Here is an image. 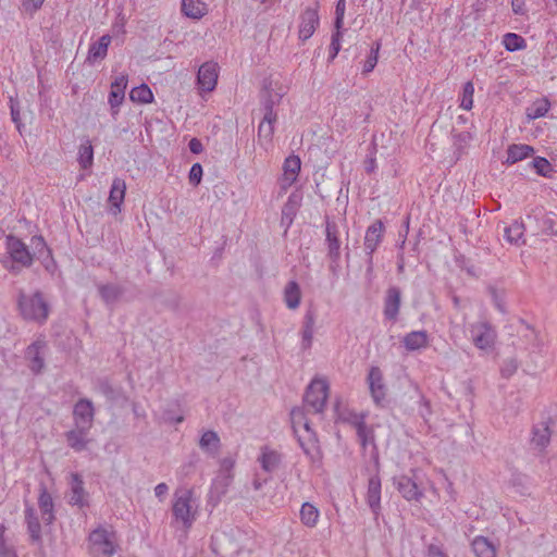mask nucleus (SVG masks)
Wrapping results in <instances>:
<instances>
[{"label": "nucleus", "instance_id": "1", "mask_svg": "<svg viewBox=\"0 0 557 557\" xmlns=\"http://www.w3.org/2000/svg\"><path fill=\"white\" fill-rule=\"evenodd\" d=\"M171 511L172 524H180L181 529L187 534L198 516V505L194 498V491L191 488L176 490L173 495Z\"/></svg>", "mask_w": 557, "mask_h": 557}, {"label": "nucleus", "instance_id": "2", "mask_svg": "<svg viewBox=\"0 0 557 557\" xmlns=\"http://www.w3.org/2000/svg\"><path fill=\"white\" fill-rule=\"evenodd\" d=\"M17 307L22 318L26 321L45 324L50 314V305L40 290L32 295L21 293Z\"/></svg>", "mask_w": 557, "mask_h": 557}, {"label": "nucleus", "instance_id": "3", "mask_svg": "<svg viewBox=\"0 0 557 557\" xmlns=\"http://www.w3.org/2000/svg\"><path fill=\"white\" fill-rule=\"evenodd\" d=\"M5 249L10 264L3 261V267L12 273H18L24 268L33 265V255L26 244L18 237L9 234L5 237Z\"/></svg>", "mask_w": 557, "mask_h": 557}, {"label": "nucleus", "instance_id": "4", "mask_svg": "<svg viewBox=\"0 0 557 557\" xmlns=\"http://www.w3.org/2000/svg\"><path fill=\"white\" fill-rule=\"evenodd\" d=\"M528 235L530 237H550L557 234L554 230L557 223V215L553 212L534 210L527 215Z\"/></svg>", "mask_w": 557, "mask_h": 557}, {"label": "nucleus", "instance_id": "5", "mask_svg": "<svg viewBox=\"0 0 557 557\" xmlns=\"http://www.w3.org/2000/svg\"><path fill=\"white\" fill-rule=\"evenodd\" d=\"M327 396L329 384L326 380L314 379L306 389L304 396V405L306 408H308L309 412L322 413L326 405Z\"/></svg>", "mask_w": 557, "mask_h": 557}, {"label": "nucleus", "instance_id": "6", "mask_svg": "<svg viewBox=\"0 0 557 557\" xmlns=\"http://www.w3.org/2000/svg\"><path fill=\"white\" fill-rule=\"evenodd\" d=\"M473 345L480 350L493 349L497 333L488 321H479L470 325Z\"/></svg>", "mask_w": 557, "mask_h": 557}, {"label": "nucleus", "instance_id": "7", "mask_svg": "<svg viewBox=\"0 0 557 557\" xmlns=\"http://www.w3.org/2000/svg\"><path fill=\"white\" fill-rule=\"evenodd\" d=\"M90 554L94 557H111L115 553L112 534L103 528H98L89 534Z\"/></svg>", "mask_w": 557, "mask_h": 557}, {"label": "nucleus", "instance_id": "8", "mask_svg": "<svg viewBox=\"0 0 557 557\" xmlns=\"http://www.w3.org/2000/svg\"><path fill=\"white\" fill-rule=\"evenodd\" d=\"M394 485L397 491L406 500L419 502L423 497V491L418 485L417 478H410L408 475H399L393 479Z\"/></svg>", "mask_w": 557, "mask_h": 557}, {"label": "nucleus", "instance_id": "9", "mask_svg": "<svg viewBox=\"0 0 557 557\" xmlns=\"http://www.w3.org/2000/svg\"><path fill=\"white\" fill-rule=\"evenodd\" d=\"M318 7L319 5L317 4L315 8H307L299 16L300 23L298 37L301 41L308 40L314 34L320 24Z\"/></svg>", "mask_w": 557, "mask_h": 557}, {"label": "nucleus", "instance_id": "10", "mask_svg": "<svg viewBox=\"0 0 557 557\" xmlns=\"http://www.w3.org/2000/svg\"><path fill=\"white\" fill-rule=\"evenodd\" d=\"M385 227L381 220L374 221L366 231L364 250L368 255L369 269L372 265V255L383 239Z\"/></svg>", "mask_w": 557, "mask_h": 557}, {"label": "nucleus", "instance_id": "11", "mask_svg": "<svg viewBox=\"0 0 557 557\" xmlns=\"http://www.w3.org/2000/svg\"><path fill=\"white\" fill-rule=\"evenodd\" d=\"M95 417L92 401L87 398H81L73 409V419L76 426L91 429Z\"/></svg>", "mask_w": 557, "mask_h": 557}, {"label": "nucleus", "instance_id": "12", "mask_svg": "<svg viewBox=\"0 0 557 557\" xmlns=\"http://www.w3.org/2000/svg\"><path fill=\"white\" fill-rule=\"evenodd\" d=\"M218 63L215 62H206L203 63L197 73V84L198 87L203 91H212L218 82Z\"/></svg>", "mask_w": 557, "mask_h": 557}, {"label": "nucleus", "instance_id": "13", "mask_svg": "<svg viewBox=\"0 0 557 557\" xmlns=\"http://www.w3.org/2000/svg\"><path fill=\"white\" fill-rule=\"evenodd\" d=\"M367 380L374 403L380 405L385 400L387 391L381 369L379 367H371Z\"/></svg>", "mask_w": 557, "mask_h": 557}, {"label": "nucleus", "instance_id": "14", "mask_svg": "<svg viewBox=\"0 0 557 557\" xmlns=\"http://www.w3.org/2000/svg\"><path fill=\"white\" fill-rule=\"evenodd\" d=\"M47 343L44 339H37L32 343L25 351V358L29 361V369L33 373L38 374L45 367L44 352Z\"/></svg>", "mask_w": 557, "mask_h": 557}, {"label": "nucleus", "instance_id": "15", "mask_svg": "<svg viewBox=\"0 0 557 557\" xmlns=\"http://www.w3.org/2000/svg\"><path fill=\"white\" fill-rule=\"evenodd\" d=\"M69 504L84 508L89 505L88 493L84 487V481L78 473L71 474Z\"/></svg>", "mask_w": 557, "mask_h": 557}, {"label": "nucleus", "instance_id": "16", "mask_svg": "<svg viewBox=\"0 0 557 557\" xmlns=\"http://www.w3.org/2000/svg\"><path fill=\"white\" fill-rule=\"evenodd\" d=\"M127 87V76L121 75L117 76L112 83H111V90L109 94V104L111 108V114L115 119V116L119 114L120 106L122 104L124 97H125V89Z\"/></svg>", "mask_w": 557, "mask_h": 557}, {"label": "nucleus", "instance_id": "17", "mask_svg": "<svg viewBox=\"0 0 557 557\" xmlns=\"http://www.w3.org/2000/svg\"><path fill=\"white\" fill-rule=\"evenodd\" d=\"M401 304V292L397 286H391L386 290L384 298V317L386 320L395 322L399 314Z\"/></svg>", "mask_w": 557, "mask_h": 557}, {"label": "nucleus", "instance_id": "18", "mask_svg": "<svg viewBox=\"0 0 557 557\" xmlns=\"http://www.w3.org/2000/svg\"><path fill=\"white\" fill-rule=\"evenodd\" d=\"M38 507L45 524H51L54 519V503L45 483L39 484Z\"/></svg>", "mask_w": 557, "mask_h": 557}, {"label": "nucleus", "instance_id": "19", "mask_svg": "<svg viewBox=\"0 0 557 557\" xmlns=\"http://www.w3.org/2000/svg\"><path fill=\"white\" fill-rule=\"evenodd\" d=\"M257 461L264 472L273 473L280 468L283 455L269 446H262Z\"/></svg>", "mask_w": 557, "mask_h": 557}, {"label": "nucleus", "instance_id": "20", "mask_svg": "<svg viewBox=\"0 0 557 557\" xmlns=\"http://www.w3.org/2000/svg\"><path fill=\"white\" fill-rule=\"evenodd\" d=\"M325 233L329 257L332 262L337 263L341 258V242L336 223L326 221Z\"/></svg>", "mask_w": 557, "mask_h": 557}, {"label": "nucleus", "instance_id": "21", "mask_svg": "<svg viewBox=\"0 0 557 557\" xmlns=\"http://www.w3.org/2000/svg\"><path fill=\"white\" fill-rule=\"evenodd\" d=\"M90 429L83 426H74V429L65 433L67 445L75 451H83L89 443L88 433Z\"/></svg>", "mask_w": 557, "mask_h": 557}, {"label": "nucleus", "instance_id": "22", "mask_svg": "<svg viewBox=\"0 0 557 557\" xmlns=\"http://www.w3.org/2000/svg\"><path fill=\"white\" fill-rule=\"evenodd\" d=\"M367 504L372 512L377 516L381 510V479L377 474L372 475L368 482Z\"/></svg>", "mask_w": 557, "mask_h": 557}, {"label": "nucleus", "instance_id": "23", "mask_svg": "<svg viewBox=\"0 0 557 557\" xmlns=\"http://www.w3.org/2000/svg\"><path fill=\"white\" fill-rule=\"evenodd\" d=\"M25 522L27 525V532L29 534L32 543L41 544V525L36 513V510L33 506L26 505L25 507Z\"/></svg>", "mask_w": 557, "mask_h": 557}, {"label": "nucleus", "instance_id": "24", "mask_svg": "<svg viewBox=\"0 0 557 557\" xmlns=\"http://www.w3.org/2000/svg\"><path fill=\"white\" fill-rule=\"evenodd\" d=\"M524 232L528 233V222L513 221L509 226L505 227L504 235L507 242L515 245L527 244V238L523 237Z\"/></svg>", "mask_w": 557, "mask_h": 557}, {"label": "nucleus", "instance_id": "25", "mask_svg": "<svg viewBox=\"0 0 557 557\" xmlns=\"http://www.w3.org/2000/svg\"><path fill=\"white\" fill-rule=\"evenodd\" d=\"M198 445L202 451L215 457L221 447V440L215 431L208 430L201 434Z\"/></svg>", "mask_w": 557, "mask_h": 557}, {"label": "nucleus", "instance_id": "26", "mask_svg": "<svg viewBox=\"0 0 557 557\" xmlns=\"http://www.w3.org/2000/svg\"><path fill=\"white\" fill-rule=\"evenodd\" d=\"M351 424L356 429L358 441L362 448H366L368 444L374 443L373 430L367 425L363 416H356L351 420Z\"/></svg>", "mask_w": 557, "mask_h": 557}, {"label": "nucleus", "instance_id": "27", "mask_svg": "<svg viewBox=\"0 0 557 557\" xmlns=\"http://www.w3.org/2000/svg\"><path fill=\"white\" fill-rule=\"evenodd\" d=\"M281 100V96L278 94H273L272 90L264 87V89L260 94V102L262 110L264 112L265 120L277 119V114L274 111V106L277 104Z\"/></svg>", "mask_w": 557, "mask_h": 557}, {"label": "nucleus", "instance_id": "28", "mask_svg": "<svg viewBox=\"0 0 557 557\" xmlns=\"http://www.w3.org/2000/svg\"><path fill=\"white\" fill-rule=\"evenodd\" d=\"M110 44H111L110 35L101 36L98 39V41L90 45L88 54H87V61L92 64L99 60L104 59L107 57L108 47Z\"/></svg>", "mask_w": 557, "mask_h": 557}, {"label": "nucleus", "instance_id": "29", "mask_svg": "<svg viewBox=\"0 0 557 557\" xmlns=\"http://www.w3.org/2000/svg\"><path fill=\"white\" fill-rule=\"evenodd\" d=\"M98 293L108 306H113L123 296L125 288L119 284H101L98 286Z\"/></svg>", "mask_w": 557, "mask_h": 557}, {"label": "nucleus", "instance_id": "30", "mask_svg": "<svg viewBox=\"0 0 557 557\" xmlns=\"http://www.w3.org/2000/svg\"><path fill=\"white\" fill-rule=\"evenodd\" d=\"M535 152L534 148L525 144H512L507 148L506 163L513 164L523 159L533 156Z\"/></svg>", "mask_w": 557, "mask_h": 557}, {"label": "nucleus", "instance_id": "31", "mask_svg": "<svg viewBox=\"0 0 557 557\" xmlns=\"http://www.w3.org/2000/svg\"><path fill=\"white\" fill-rule=\"evenodd\" d=\"M405 348L409 351L425 348L429 344V335L426 331H412L403 338Z\"/></svg>", "mask_w": 557, "mask_h": 557}, {"label": "nucleus", "instance_id": "32", "mask_svg": "<svg viewBox=\"0 0 557 557\" xmlns=\"http://www.w3.org/2000/svg\"><path fill=\"white\" fill-rule=\"evenodd\" d=\"M301 161L298 156L292 154L287 157L283 164V182L286 186H290L296 182L298 173L300 171Z\"/></svg>", "mask_w": 557, "mask_h": 557}, {"label": "nucleus", "instance_id": "33", "mask_svg": "<svg viewBox=\"0 0 557 557\" xmlns=\"http://www.w3.org/2000/svg\"><path fill=\"white\" fill-rule=\"evenodd\" d=\"M283 298L286 307L296 310L301 301V289L296 281H289L283 292Z\"/></svg>", "mask_w": 557, "mask_h": 557}, {"label": "nucleus", "instance_id": "34", "mask_svg": "<svg viewBox=\"0 0 557 557\" xmlns=\"http://www.w3.org/2000/svg\"><path fill=\"white\" fill-rule=\"evenodd\" d=\"M550 441V430L547 422H541L533 426L531 444L539 448L544 449Z\"/></svg>", "mask_w": 557, "mask_h": 557}, {"label": "nucleus", "instance_id": "35", "mask_svg": "<svg viewBox=\"0 0 557 557\" xmlns=\"http://www.w3.org/2000/svg\"><path fill=\"white\" fill-rule=\"evenodd\" d=\"M308 408L305 407H295L290 411V422L295 433H297L298 428L302 426L311 436H314V433L310 426V422L307 419Z\"/></svg>", "mask_w": 557, "mask_h": 557}, {"label": "nucleus", "instance_id": "36", "mask_svg": "<svg viewBox=\"0 0 557 557\" xmlns=\"http://www.w3.org/2000/svg\"><path fill=\"white\" fill-rule=\"evenodd\" d=\"M471 547L475 557H496V547L487 537H474Z\"/></svg>", "mask_w": 557, "mask_h": 557}, {"label": "nucleus", "instance_id": "37", "mask_svg": "<svg viewBox=\"0 0 557 557\" xmlns=\"http://www.w3.org/2000/svg\"><path fill=\"white\" fill-rule=\"evenodd\" d=\"M277 119L265 120L263 116L262 121L258 126V144L262 146L264 149H268V146L271 145L273 134H274V123Z\"/></svg>", "mask_w": 557, "mask_h": 557}, {"label": "nucleus", "instance_id": "38", "mask_svg": "<svg viewBox=\"0 0 557 557\" xmlns=\"http://www.w3.org/2000/svg\"><path fill=\"white\" fill-rule=\"evenodd\" d=\"M182 13L187 17L199 20L207 13V5L200 0H182Z\"/></svg>", "mask_w": 557, "mask_h": 557}, {"label": "nucleus", "instance_id": "39", "mask_svg": "<svg viewBox=\"0 0 557 557\" xmlns=\"http://www.w3.org/2000/svg\"><path fill=\"white\" fill-rule=\"evenodd\" d=\"M126 190V185L124 180L122 178H114L111 185L110 195H109V201L111 205L117 209H120L121 203L124 200Z\"/></svg>", "mask_w": 557, "mask_h": 557}, {"label": "nucleus", "instance_id": "40", "mask_svg": "<svg viewBox=\"0 0 557 557\" xmlns=\"http://www.w3.org/2000/svg\"><path fill=\"white\" fill-rule=\"evenodd\" d=\"M550 108V102L548 99L543 98L539 99L532 103L531 107L527 109V117L528 120H536L539 117L545 116Z\"/></svg>", "mask_w": 557, "mask_h": 557}, {"label": "nucleus", "instance_id": "41", "mask_svg": "<svg viewBox=\"0 0 557 557\" xmlns=\"http://www.w3.org/2000/svg\"><path fill=\"white\" fill-rule=\"evenodd\" d=\"M319 519V510L315 506L310 503H304L300 509V520L301 522L309 527L313 528Z\"/></svg>", "mask_w": 557, "mask_h": 557}, {"label": "nucleus", "instance_id": "42", "mask_svg": "<svg viewBox=\"0 0 557 557\" xmlns=\"http://www.w3.org/2000/svg\"><path fill=\"white\" fill-rule=\"evenodd\" d=\"M78 163L82 169L86 170L92 165L94 148L89 139L81 145L78 150Z\"/></svg>", "mask_w": 557, "mask_h": 557}, {"label": "nucleus", "instance_id": "43", "mask_svg": "<svg viewBox=\"0 0 557 557\" xmlns=\"http://www.w3.org/2000/svg\"><path fill=\"white\" fill-rule=\"evenodd\" d=\"M129 98L133 102L150 103L153 100V95L146 84H141L131 90Z\"/></svg>", "mask_w": 557, "mask_h": 557}, {"label": "nucleus", "instance_id": "44", "mask_svg": "<svg viewBox=\"0 0 557 557\" xmlns=\"http://www.w3.org/2000/svg\"><path fill=\"white\" fill-rule=\"evenodd\" d=\"M503 45L507 51L513 52L527 47L524 38L515 33H507L503 37Z\"/></svg>", "mask_w": 557, "mask_h": 557}, {"label": "nucleus", "instance_id": "45", "mask_svg": "<svg viewBox=\"0 0 557 557\" xmlns=\"http://www.w3.org/2000/svg\"><path fill=\"white\" fill-rule=\"evenodd\" d=\"M530 166L535 171L536 174L543 177H552L554 173L553 165L544 157H535L531 162Z\"/></svg>", "mask_w": 557, "mask_h": 557}, {"label": "nucleus", "instance_id": "46", "mask_svg": "<svg viewBox=\"0 0 557 557\" xmlns=\"http://www.w3.org/2000/svg\"><path fill=\"white\" fill-rule=\"evenodd\" d=\"M32 247H33V260L44 259L45 256L51 257V249L47 246L42 236H33L32 237Z\"/></svg>", "mask_w": 557, "mask_h": 557}, {"label": "nucleus", "instance_id": "47", "mask_svg": "<svg viewBox=\"0 0 557 557\" xmlns=\"http://www.w3.org/2000/svg\"><path fill=\"white\" fill-rule=\"evenodd\" d=\"M381 49V42L380 41H376L371 50H370V53L369 55L367 57V60L363 64V69H362V74L363 75H367L369 74L370 72H372L377 63V59H379V51Z\"/></svg>", "mask_w": 557, "mask_h": 557}, {"label": "nucleus", "instance_id": "48", "mask_svg": "<svg viewBox=\"0 0 557 557\" xmlns=\"http://www.w3.org/2000/svg\"><path fill=\"white\" fill-rule=\"evenodd\" d=\"M473 94H474V86H473L472 82H467L462 88V97H461V102H460V107L463 110L468 111V110L472 109Z\"/></svg>", "mask_w": 557, "mask_h": 557}, {"label": "nucleus", "instance_id": "49", "mask_svg": "<svg viewBox=\"0 0 557 557\" xmlns=\"http://www.w3.org/2000/svg\"><path fill=\"white\" fill-rule=\"evenodd\" d=\"M341 38H342V29H335L332 34L331 45H330V53H329V62H332L341 50Z\"/></svg>", "mask_w": 557, "mask_h": 557}, {"label": "nucleus", "instance_id": "50", "mask_svg": "<svg viewBox=\"0 0 557 557\" xmlns=\"http://www.w3.org/2000/svg\"><path fill=\"white\" fill-rule=\"evenodd\" d=\"M346 11V0H338L335 8V20L334 27L335 29H342L344 25V16Z\"/></svg>", "mask_w": 557, "mask_h": 557}, {"label": "nucleus", "instance_id": "51", "mask_svg": "<svg viewBox=\"0 0 557 557\" xmlns=\"http://www.w3.org/2000/svg\"><path fill=\"white\" fill-rule=\"evenodd\" d=\"M4 525H0V557H16L14 549L4 541Z\"/></svg>", "mask_w": 557, "mask_h": 557}, {"label": "nucleus", "instance_id": "52", "mask_svg": "<svg viewBox=\"0 0 557 557\" xmlns=\"http://www.w3.org/2000/svg\"><path fill=\"white\" fill-rule=\"evenodd\" d=\"M425 557H448L442 544L430 543L426 546Z\"/></svg>", "mask_w": 557, "mask_h": 557}, {"label": "nucleus", "instance_id": "53", "mask_svg": "<svg viewBox=\"0 0 557 557\" xmlns=\"http://www.w3.org/2000/svg\"><path fill=\"white\" fill-rule=\"evenodd\" d=\"M202 177V166L200 163H194L189 171V183L194 186L200 184Z\"/></svg>", "mask_w": 557, "mask_h": 557}, {"label": "nucleus", "instance_id": "54", "mask_svg": "<svg viewBox=\"0 0 557 557\" xmlns=\"http://www.w3.org/2000/svg\"><path fill=\"white\" fill-rule=\"evenodd\" d=\"M518 369V362L513 358H508L504 361L502 367V375L504 377H510Z\"/></svg>", "mask_w": 557, "mask_h": 557}, {"label": "nucleus", "instance_id": "55", "mask_svg": "<svg viewBox=\"0 0 557 557\" xmlns=\"http://www.w3.org/2000/svg\"><path fill=\"white\" fill-rule=\"evenodd\" d=\"M45 0H23V10L28 13H35L44 3Z\"/></svg>", "mask_w": 557, "mask_h": 557}, {"label": "nucleus", "instance_id": "56", "mask_svg": "<svg viewBox=\"0 0 557 557\" xmlns=\"http://www.w3.org/2000/svg\"><path fill=\"white\" fill-rule=\"evenodd\" d=\"M313 333H314V329L302 327L301 337H302V348L304 349H308L311 347L312 339H313Z\"/></svg>", "mask_w": 557, "mask_h": 557}, {"label": "nucleus", "instance_id": "57", "mask_svg": "<svg viewBox=\"0 0 557 557\" xmlns=\"http://www.w3.org/2000/svg\"><path fill=\"white\" fill-rule=\"evenodd\" d=\"M315 318V310L309 308L305 313L302 327L314 329Z\"/></svg>", "mask_w": 557, "mask_h": 557}, {"label": "nucleus", "instance_id": "58", "mask_svg": "<svg viewBox=\"0 0 557 557\" xmlns=\"http://www.w3.org/2000/svg\"><path fill=\"white\" fill-rule=\"evenodd\" d=\"M188 147L195 154H198L203 150L202 143L198 138H191L188 143Z\"/></svg>", "mask_w": 557, "mask_h": 557}, {"label": "nucleus", "instance_id": "59", "mask_svg": "<svg viewBox=\"0 0 557 557\" xmlns=\"http://www.w3.org/2000/svg\"><path fill=\"white\" fill-rule=\"evenodd\" d=\"M10 102H11L10 108H11L12 121L16 124L17 128L20 129L21 117H20V110L17 108V103H14L12 99L10 100Z\"/></svg>", "mask_w": 557, "mask_h": 557}, {"label": "nucleus", "instance_id": "60", "mask_svg": "<svg viewBox=\"0 0 557 557\" xmlns=\"http://www.w3.org/2000/svg\"><path fill=\"white\" fill-rule=\"evenodd\" d=\"M282 213H283L282 221H284L285 219H288V224H290L293 221V216L295 214L294 208L290 205V200L284 206Z\"/></svg>", "mask_w": 557, "mask_h": 557}, {"label": "nucleus", "instance_id": "61", "mask_svg": "<svg viewBox=\"0 0 557 557\" xmlns=\"http://www.w3.org/2000/svg\"><path fill=\"white\" fill-rule=\"evenodd\" d=\"M169 492V486L165 484V483H159L156 487H154V494L162 502L163 498L165 497V495L168 494Z\"/></svg>", "mask_w": 557, "mask_h": 557}, {"label": "nucleus", "instance_id": "62", "mask_svg": "<svg viewBox=\"0 0 557 557\" xmlns=\"http://www.w3.org/2000/svg\"><path fill=\"white\" fill-rule=\"evenodd\" d=\"M41 260H42V263H44L46 270L52 273L55 269V262H54L52 256L51 257L45 256L44 259H41Z\"/></svg>", "mask_w": 557, "mask_h": 557}, {"label": "nucleus", "instance_id": "63", "mask_svg": "<svg viewBox=\"0 0 557 557\" xmlns=\"http://www.w3.org/2000/svg\"><path fill=\"white\" fill-rule=\"evenodd\" d=\"M469 138H470V135L467 132H461V133H458V134L454 135L455 144H457V143H467V140Z\"/></svg>", "mask_w": 557, "mask_h": 557}, {"label": "nucleus", "instance_id": "64", "mask_svg": "<svg viewBox=\"0 0 557 557\" xmlns=\"http://www.w3.org/2000/svg\"><path fill=\"white\" fill-rule=\"evenodd\" d=\"M512 11L516 14H522L523 13L522 1L521 0H512Z\"/></svg>", "mask_w": 557, "mask_h": 557}]
</instances>
